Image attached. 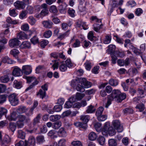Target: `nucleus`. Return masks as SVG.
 Returning <instances> with one entry per match:
<instances>
[{"label": "nucleus", "mask_w": 146, "mask_h": 146, "mask_svg": "<svg viewBox=\"0 0 146 146\" xmlns=\"http://www.w3.org/2000/svg\"><path fill=\"white\" fill-rule=\"evenodd\" d=\"M92 84L87 80L85 78H81L77 80H74L72 81L71 85L72 87H76L77 91L81 92L85 91L84 88L90 87Z\"/></svg>", "instance_id": "1"}, {"label": "nucleus", "mask_w": 146, "mask_h": 146, "mask_svg": "<svg viewBox=\"0 0 146 146\" xmlns=\"http://www.w3.org/2000/svg\"><path fill=\"white\" fill-rule=\"evenodd\" d=\"M126 98V95L125 94L121 93L118 90H113L111 94L108 96V100L105 107L108 108L111 104V102L113 100L117 102H120Z\"/></svg>", "instance_id": "2"}, {"label": "nucleus", "mask_w": 146, "mask_h": 146, "mask_svg": "<svg viewBox=\"0 0 146 146\" xmlns=\"http://www.w3.org/2000/svg\"><path fill=\"white\" fill-rule=\"evenodd\" d=\"M40 9H42L40 13L36 14L35 17L37 18H42L43 17L47 15L49 13L48 8V5L46 3L42 4L40 7Z\"/></svg>", "instance_id": "3"}, {"label": "nucleus", "mask_w": 146, "mask_h": 146, "mask_svg": "<svg viewBox=\"0 0 146 146\" xmlns=\"http://www.w3.org/2000/svg\"><path fill=\"white\" fill-rule=\"evenodd\" d=\"M9 99L12 106H16L18 103V99L15 94L13 93L10 95L9 96Z\"/></svg>", "instance_id": "4"}, {"label": "nucleus", "mask_w": 146, "mask_h": 146, "mask_svg": "<svg viewBox=\"0 0 146 146\" xmlns=\"http://www.w3.org/2000/svg\"><path fill=\"white\" fill-rule=\"evenodd\" d=\"M112 124L115 129H117L118 132H121L123 131V126L120 125V123L118 120L113 121L112 122Z\"/></svg>", "instance_id": "5"}, {"label": "nucleus", "mask_w": 146, "mask_h": 146, "mask_svg": "<svg viewBox=\"0 0 146 146\" xmlns=\"http://www.w3.org/2000/svg\"><path fill=\"white\" fill-rule=\"evenodd\" d=\"M20 41L17 38H14L10 40L9 42V46L11 48L15 47L18 46Z\"/></svg>", "instance_id": "6"}, {"label": "nucleus", "mask_w": 146, "mask_h": 146, "mask_svg": "<svg viewBox=\"0 0 146 146\" xmlns=\"http://www.w3.org/2000/svg\"><path fill=\"white\" fill-rule=\"evenodd\" d=\"M18 119L19 121L26 123L30 121V119L29 117H26L25 115L21 114L18 115Z\"/></svg>", "instance_id": "7"}, {"label": "nucleus", "mask_w": 146, "mask_h": 146, "mask_svg": "<svg viewBox=\"0 0 146 146\" xmlns=\"http://www.w3.org/2000/svg\"><path fill=\"white\" fill-rule=\"evenodd\" d=\"M9 30L6 29L4 32V33H1L0 34V42L3 44H5L7 43V39L5 38L4 35H7L9 33Z\"/></svg>", "instance_id": "8"}, {"label": "nucleus", "mask_w": 146, "mask_h": 146, "mask_svg": "<svg viewBox=\"0 0 146 146\" xmlns=\"http://www.w3.org/2000/svg\"><path fill=\"white\" fill-rule=\"evenodd\" d=\"M22 72L26 75L30 74L32 72V68L29 65H25L23 66Z\"/></svg>", "instance_id": "9"}, {"label": "nucleus", "mask_w": 146, "mask_h": 146, "mask_svg": "<svg viewBox=\"0 0 146 146\" xmlns=\"http://www.w3.org/2000/svg\"><path fill=\"white\" fill-rule=\"evenodd\" d=\"M18 115L15 111H13L11 113L8 117V119L9 121H16L18 118Z\"/></svg>", "instance_id": "10"}, {"label": "nucleus", "mask_w": 146, "mask_h": 146, "mask_svg": "<svg viewBox=\"0 0 146 146\" xmlns=\"http://www.w3.org/2000/svg\"><path fill=\"white\" fill-rule=\"evenodd\" d=\"M22 71L18 67H15L12 72L13 75L16 76H20L22 74Z\"/></svg>", "instance_id": "11"}, {"label": "nucleus", "mask_w": 146, "mask_h": 146, "mask_svg": "<svg viewBox=\"0 0 146 146\" xmlns=\"http://www.w3.org/2000/svg\"><path fill=\"white\" fill-rule=\"evenodd\" d=\"M14 5L17 9H24L25 7V4L23 1H17L14 4Z\"/></svg>", "instance_id": "12"}, {"label": "nucleus", "mask_w": 146, "mask_h": 146, "mask_svg": "<svg viewBox=\"0 0 146 146\" xmlns=\"http://www.w3.org/2000/svg\"><path fill=\"white\" fill-rule=\"evenodd\" d=\"M110 125L109 122H106L104 125L103 129L102 130V134L104 136L108 135V127Z\"/></svg>", "instance_id": "13"}, {"label": "nucleus", "mask_w": 146, "mask_h": 146, "mask_svg": "<svg viewBox=\"0 0 146 146\" xmlns=\"http://www.w3.org/2000/svg\"><path fill=\"white\" fill-rule=\"evenodd\" d=\"M42 24L44 27L48 29L52 28L53 25L52 22L50 20L44 21L42 22Z\"/></svg>", "instance_id": "14"}, {"label": "nucleus", "mask_w": 146, "mask_h": 146, "mask_svg": "<svg viewBox=\"0 0 146 146\" xmlns=\"http://www.w3.org/2000/svg\"><path fill=\"white\" fill-rule=\"evenodd\" d=\"M58 134L60 137H65L67 136V133L64 128L61 127L59 130L57 132Z\"/></svg>", "instance_id": "15"}, {"label": "nucleus", "mask_w": 146, "mask_h": 146, "mask_svg": "<svg viewBox=\"0 0 146 146\" xmlns=\"http://www.w3.org/2000/svg\"><path fill=\"white\" fill-rule=\"evenodd\" d=\"M74 125L80 128H82L84 129H86L87 127V123H83L80 122H76L74 123Z\"/></svg>", "instance_id": "16"}, {"label": "nucleus", "mask_w": 146, "mask_h": 146, "mask_svg": "<svg viewBox=\"0 0 146 146\" xmlns=\"http://www.w3.org/2000/svg\"><path fill=\"white\" fill-rule=\"evenodd\" d=\"M1 62L4 63H7L11 64L14 63V61L11 60L8 57L6 56L2 58Z\"/></svg>", "instance_id": "17"}, {"label": "nucleus", "mask_w": 146, "mask_h": 146, "mask_svg": "<svg viewBox=\"0 0 146 146\" xmlns=\"http://www.w3.org/2000/svg\"><path fill=\"white\" fill-rule=\"evenodd\" d=\"M20 48L22 49L29 48L31 47L30 43L27 41L23 42L20 46Z\"/></svg>", "instance_id": "18"}, {"label": "nucleus", "mask_w": 146, "mask_h": 146, "mask_svg": "<svg viewBox=\"0 0 146 146\" xmlns=\"http://www.w3.org/2000/svg\"><path fill=\"white\" fill-rule=\"evenodd\" d=\"M36 139L37 143L39 144H42L45 141L44 136L42 135L37 136Z\"/></svg>", "instance_id": "19"}, {"label": "nucleus", "mask_w": 146, "mask_h": 146, "mask_svg": "<svg viewBox=\"0 0 146 146\" xmlns=\"http://www.w3.org/2000/svg\"><path fill=\"white\" fill-rule=\"evenodd\" d=\"M138 73V71L135 68H133L129 69L128 70V74L129 76L131 77H133Z\"/></svg>", "instance_id": "20"}, {"label": "nucleus", "mask_w": 146, "mask_h": 146, "mask_svg": "<svg viewBox=\"0 0 146 146\" xmlns=\"http://www.w3.org/2000/svg\"><path fill=\"white\" fill-rule=\"evenodd\" d=\"M89 139L91 141H94L97 137V134L94 132H91L88 135Z\"/></svg>", "instance_id": "21"}, {"label": "nucleus", "mask_w": 146, "mask_h": 146, "mask_svg": "<svg viewBox=\"0 0 146 146\" xmlns=\"http://www.w3.org/2000/svg\"><path fill=\"white\" fill-rule=\"evenodd\" d=\"M27 146L30 145H34L35 142V137L33 136H31L29 138L28 140L27 141Z\"/></svg>", "instance_id": "22"}, {"label": "nucleus", "mask_w": 146, "mask_h": 146, "mask_svg": "<svg viewBox=\"0 0 146 146\" xmlns=\"http://www.w3.org/2000/svg\"><path fill=\"white\" fill-rule=\"evenodd\" d=\"M103 24L102 23L101 24H95L93 25L94 27V29L96 32H99L100 29L102 28Z\"/></svg>", "instance_id": "23"}, {"label": "nucleus", "mask_w": 146, "mask_h": 146, "mask_svg": "<svg viewBox=\"0 0 146 146\" xmlns=\"http://www.w3.org/2000/svg\"><path fill=\"white\" fill-rule=\"evenodd\" d=\"M9 76L7 75H4L1 77L0 80L2 83H6L9 80Z\"/></svg>", "instance_id": "24"}, {"label": "nucleus", "mask_w": 146, "mask_h": 146, "mask_svg": "<svg viewBox=\"0 0 146 146\" xmlns=\"http://www.w3.org/2000/svg\"><path fill=\"white\" fill-rule=\"evenodd\" d=\"M59 68L61 71L65 72L67 69V65L64 62L60 63L59 66Z\"/></svg>", "instance_id": "25"}, {"label": "nucleus", "mask_w": 146, "mask_h": 146, "mask_svg": "<svg viewBox=\"0 0 146 146\" xmlns=\"http://www.w3.org/2000/svg\"><path fill=\"white\" fill-rule=\"evenodd\" d=\"M11 141V138L8 135H5L4 139L2 141L1 144H8Z\"/></svg>", "instance_id": "26"}, {"label": "nucleus", "mask_w": 146, "mask_h": 146, "mask_svg": "<svg viewBox=\"0 0 146 146\" xmlns=\"http://www.w3.org/2000/svg\"><path fill=\"white\" fill-rule=\"evenodd\" d=\"M108 128V133L110 135L112 136L115 134L116 131L111 126H110V125Z\"/></svg>", "instance_id": "27"}, {"label": "nucleus", "mask_w": 146, "mask_h": 146, "mask_svg": "<svg viewBox=\"0 0 146 146\" xmlns=\"http://www.w3.org/2000/svg\"><path fill=\"white\" fill-rule=\"evenodd\" d=\"M96 109L92 105H90L88 107L87 109L86 110V112L88 113H92L95 112Z\"/></svg>", "instance_id": "28"}, {"label": "nucleus", "mask_w": 146, "mask_h": 146, "mask_svg": "<svg viewBox=\"0 0 146 146\" xmlns=\"http://www.w3.org/2000/svg\"><path fill=\"white\" fill-rule=\"evenodd\" d=\"M90 119L89 116L88 115H82L80 116V119L84 123H87Z\"/></svg>", "instance_id": "29"}, {"label": "nucleus", "mask_w": 146, "mask_h": 146, "mask_svg": "<svg viewBox=\"0 0 146 146\" xmlns=\"http://www.w3.org/2000/svg\"><path fill=\"white\" fill-rule=\"evenodd\" d=\"M16 123L14 122H10L9 125V129L13 132L15 130L16 128Z\"/></svg>", "instance_id": "30"}, {"label": "nucleus", "mask_w": 146, "mask_h": 146, "mask_svg": "<svg viewBox=\"0 0 146 146\" xmlns=\"http://www.w3.org/2000/svg\"><path fill=\"white\" fill-rule=\"evenodd\" d=\"M18 137L22 139H24L25 136V133L21 130L18 131Z\"/></svg>", "instance_id": "31"}, {"label": "nucleus", "mask_w": 146, "mask_h": 146, "mask_svg": "<svg viewBox=\"0 0 146 146\" xmlns=\"http://www.w3.org/2000/svg\"><path fill=\"white\" fill-rule=\"evenodd\" d=\"M60 117H61L59 115H52L50 116V119L51 121L52 122H54L59 119L60 118Z\"/></svg>", "instance_id": "32"}, {"label": "nucleus", "mask_w": 146, "mask_h": 146, "mask_svg": "<svg viewBox=\"0 0 146 146\" xmlns=\"http://www.w3.org/2000/svg\"><path fill=\"white\" fill-rule=\"evenodd\" d=\"M71 25V24L70 22L68 23V24L65 23H63L61 25L62 29V30L66 31L68 27H70Z\"/></svg>", "instance_id": "33"}, {"label": "nucleus", "mask_w": 146, "mask_h": 146, "mask_svg": "<svg viewBox=\"0 0 146 146\" xmlns=\"http://www.w3.org/2000/svg\"><path fill=\"white\" fill-rule=\"evenodd\" d=\"M13 86L15 87L17 89H20L22 87V83L15 80L14 82Z\"/></svg>", "instance_id": "34"}, {"label": "nucleus", "mask_w": 146, "mask_h": 146, "mask_svg": "<svg viewBox=\"0 0 146 146\" xmlns=\"http://www.w3.org/2000/svg\"><path fill=\"white\" fill-rule=\"evenodd\" d=\"M109 84L112 86H115L118 84V82L117 80L113 79H110L109 82Z\"/></svg>", "instance_id": "35"}, {"label": "nucleus", "mask_w": 146, "mask_h": 146, "mask_svg": "<svg viewBox=\"0 0 146 146\" xmlns=\"http://www.w3.org/2000/svg\"><path fill=\"white\" fill-rule=\"evenodd\" d=\"M27 109L24 106H20L18 109L17 111L20 114L26 112Z\"/></svg>", "instance_id": "36"}, {"label": "nucleus", "mask_w": 146, "mask_h": 146, "mask_svg": "<svg viewBox=\"0 0 146 146\" xmlns=\"http://www.w3.org/2000/svg\"><path fill=\"white\" fill-rule=\"evenodd\" d=\"M85 96L84 94L77 92L76 95V98L77 100H81Z\"/></svg>", "instance_id": "37"}, {"label": "nucleus", "mask_w": 146, "mask_h": 146, "mask_svg": "<svg viewBox=\"0 0 146 146\" xmlns=\"http://www.w3.org/2000/svg\"><path fill=\"white\" fill-rule=\"evenodd\" d=\"M46 95V92L43 91L42 89H40L37 94V95H39L40 97L42 99H43L45 97Z\"/></svg>", "instance_id": "38"}, {"label": "nucleus", "mask_w": 146, "mask_h": 146, "mask_svg": "<svg viewBox=\"0 0 146 146\" xmlns=\"http://www.w3.org/2000/svg\"><path fill=\"white\" fill-rule=\"evenodd\" d=\"M27 140L25 141L21 140L15 144V146H27Z\"/></svg>", "instance_id": "39"}, {"label": "nucleus", "mask_w": 146, "mask_h": 146, "mask_svg": "<svg viewBox=\"0 0 146 146\" xmlns=\"http://www.w3.org/2000/svg\"><path fill=\"white\" fill-rule=\"evenodd\" d=\"M55 133V131L54 130H52L50 131L48 133V135L50 136L51 138L54 139L57 137V136L54 135Z\"/></svg>", "instance_id": "40"}, {"label": "nucleus", "mask_w": 146, "mask_h": 146, "mask_svg": "<svg viewBox=\"0 0 146 146\" xmlns=\"http://www.w3.org/2000/svg\"><path fill=\"white\" fill-rule=\"evenodd\" d=\"M109 51L110 53V54H113L115 50V46L113 44H111L109 46Z\"/></svg>", "instance_id": "41"}, {"label": "nucleus", "mask_w": 146, "mask_h": 146, "mask_svg": "<svg viewBox=\"0 0 146 146\" xmlns=\"http://www.w3.org/2000/svg\"><path fill=\"white\" fill-rule=\"evenodd\" d=\"M108 143L110 146H117V145L116 141L114 139H111L108 141Z\"/></svg>", "instance_id": "42"}, {"label": "nucleus", "mask_w": 146, "mask_h": 146, "mask_svg": "<svg viewBox=\"0 0 146 146\" xmlns=\"http://www.w3.org/2000/svg\"><path fill=\"white\" fill-rule=\"evenodd\" d=\"M61 125V123L60 121H57L53 123L52 125V127L54 129H57L60 127Z\"/></svg>", "instance_id": "43"}, {"label": "nucleus", "mask_w": 146, "mask_h": 146, "mask_svg": "<svg viewBox=\"0 0 146 146\" xmlns=\"http://www.w3.org/2000/svg\"><path fill=\"white\" fill-rule=\"evenodd\" d=\"M135 108L138 109L140 111H142L145 109L144 105L142 103H141L137 105Z\"/></svg>", "instance_id": "44"}, {"label": "nucleus", "mask_w": 146, "mask_h": 146, "mask_svg": "<svg viewBox=\"0 0 146 146\" xmlns=\"http://www.w3.org/2000/svg\"><path fill=\"white\" fill-rule=\"evenodd\" d=\"M104 108L102 107L99 108L97 111L96 115L97 116L101 115L104 111Z\"/></svg>", "instance_id": "45"}, {"label": "nucleus", "mask_w": 146, "mask_h": 146, "mask_svg": "<svg viewBox=\"0 0 146 146\" xmlns=\"http://www.w3.org/2000/svg\"><path fill=\"white\" fill-rule=\"evenodd\" d=\"M19 53L18 50L16 49H13L11 50L10 52L11 54H12L16 58H17Z\"/></svg>", "instance_id": "46"}, {"label": "nucleus", "mask_w": 146, "mask_h": 146, "mask_svg": "<svg viewBox=\"0 0 146 146\" xmlns=\"http://www.w3.org/2000/svg\"><path fill=\"white\" fill-rule=\"evenodd\" d=\"M97 140L100 145H102L104 144L105 139L104 137L102 136H100L98 139Z\"/></svg>", "instance_id": "47"}, {"label": "nucleus", "mask_w": 146, "mask_h": 146, "mask_svg": "<svg viewBox=\"0 0 146 146\" xmlns=\"http://www.w3.org/2000/svg\"><path fill=\"white\" fill-rule=\"evenodd\" d=\"M86 69L88 70H90L92 68V64L89 61H87L85 63Z\"/></svg>", "instance_id": "48"}, {"label": "nucleus", "mask_w": 146, "mask_h": 146, "mask_svg": "<svg viewBox=\"0 0 146 146\" xmlns=\"http://www.w3.org/2000/svg\"><path fill=\"white\" fill-rule=\"evenodd\" d=\"M24 122L18 120L16 122V124L18 128L23 127L24 125Z\"/></svg>", "instance_id": "49"}, {"label": "nucleus", "mask_w": 146, "mask_h": 146, "mask_svg": "<svg viewBox=\"0 0 146 146\" xmlns=\"http://www.w3.org/2000/svg\"><path fill=\"white\" fill-rule=\"evenodd\" d=\"M40 117L41 115L40 114H39L37 115L36 117L34 119L33 123V125H35L39 122Z\"/></svg>", "instance_id": "50"}, {"label": "nucleus", "mask_w": 146, "mask_h": 146, "mask_svg": "<svg viewBox=\"0 0 146 146\" xmlns=\"http://www.w3.org/2000/svg\"><path fill=\"white\" fill-rule=\"evenodd\" d=\"M7 112V110L4 108H0V118L3 115H5Z\"/></svg>", "instance_id": "51"}, {"label": "nucleus", "mask_w": 146, "mask_h": 146, "mask_svg": "<svg viewBox=\"0 0 146 146\" xmlns=\"http://www.w3.org/2000/svg\"><path fill=\"white\" fill-rule=\"evenodd\" d=\"M17 37L19 39H24L26 38V35L23 32H20L17 35Z\"/></svg>", "instance_id": "52"}, {"label": "nucleus", "mask_w": 146, "mask_h": 146, "mask_svg": "<svg viewBox=\"0 0 146 146\" xmlns=\"http://www.w3.org/2000/svg\"><path fill=\"white\" fill-rule=\"evenodd\" d=\"M88 39L91 41L94 40L95 36H94L93 33L92 31H90L88 33Z\"/></svg>", "instance_id": "53"}, {"label": "nucleus", "mask_w": 146, "mask_h": 146, "mask_svg": "<svg viewBox=\"0 0 146 146\" xmlns=\"http://www.w3.org/2000/svg\"><path fill=\"white\" fill-rule=\"evenodd\" d=\"M125 114L132 113L133 112V110L131 108H127L123 110Z\"/></svg>", "instance_id": "54"}, {"label": "nucleus", "mask_w": 146, "mask_h": 146, "mask_svg": "<svg viewBox=\"0 0 146 146\" xmlns=\"http://www.w3.org/2000/svg\"><path fill=\"white\" fill-rule=\"evenodd\" d=\"M71 146H82L81 142L79 141H74L72 142Z\"/></svg>", "instance_id": "55"}, {"label": "nucleus", "mask_w": 146, "mask_h": 146, "mask_svg": "<svg viewBox=\"0 0 146 146\" xmlns=\"http://www.w3.org/2000/svg\"><path fill=\"white\" fill-rule=\"evenodd\" d=\"M101 124L99 123H97L95 124L94 125V127L97 131L98 132L100 131L101 129Z\"/></svg>", "instance_id": "56"}, {"label": "nucleus", "mask_w": 146, "mask_h": 146, "mask_svg": "<svg viewBox=\"0 0 146 146\" xmlns=\"http://www.w3.org/2000/svg\"><path fill=\"white\" fill-rule=\"evenodd\" d=\"M31 41L32 43L35 44L38 42V39L36 36H35L31 39Z\"/></svg>", "instance_id": "57"}, {"label": "nucleus", "mask_w": 146, "mask_h": 146, "mask_svg": "<svg viewBox=\"0 0 146 146\" xmlns=\"http://www.w3.org/2000/svg\"><path fill=\"white\" fill-rule=\"evenodd\" d=\"M52 35V32L50 30L45 31L44 34V36L46 38H49Z\"/></svg>", "instance_id": "58"}, {"label": "nucleus", "mask_w": 146, "mask_h": 146, "mask_svg": "<svg viewBox=\"0 0 146 146\" xmlns=\"http://www.w3.org/2000/svg\"><path fill=\"white\" fill-rule=\"evenodd\" d=\"M62 109V106L61 105H57L55 106L53 108L54 111L56 112H59Z\"/></svg>", "instance_id": "59"}, {"label": "nucleus", "mask_w": 146, "mask_h": 146, "mask_svg": "<svg viewBox=\"0 0 146 146\" xmlns=\"http://www.w3.org/2000/svg\"><path fill=\"white\" fill-rule=\"evenodd\" d=\"M80 40L76 39L75 40V42L73 44H72V46L74 48L78 47L80 46Z\"/></svg>", "instance_id": "60"}, {"label": "nucleus", "mask_w": 146, "mask_h": 146, "mask_svg": "<svg viewBox=\"0 0 146 146\" xmlns=\"http://www.w3.org/2000/svg\"><path fill=\"white\" fill-rule=\"evenodd\" d=\"M48 43V40H43L40 42V46L42 48H44Z\"/></svg>", "instance_id": "61"}, {"label": "nucleus", "mask_w": 146, "mask_h": 146, "mask_svg": "<svg viewBox=\"0 0 146 146\" xmlns=\"http://www.w3.org/2000/svg\"><path fill=\"white\" fill-rule=\"evenodd\" d=\"M70 30H68L63 34H61L58 37V38L62 39L64 38L65 37L69 35Z\"/></svg>", "instance_id": "62"}, {"label": "nucleus", "mask_w": 146, "mask_h": 146, "mask_svg": "<svg viewBox=\"0 0 146 146\" xmlns=\"http://www.w3.org/2000/svg\"><path fill=\"white\" fill-rule=\"evenodd\" d=\"M111 37L110 35H107L106 36L105 39L104 41V43L105 44L109 43L111 41Z\"/></svg>", "instance_id": "63"}, {"label": "nucleus", "mask_w": 146, "mask_h": 146, "mask_svg": "<svg viewBox=\"0 0 146 146\" xmlns=\"http://www.w3.org/2000/svg\"><path fill=\"white\" fill-rule=\"evenodd\" d=\"M68 13L71 17H74L75 16V11L73 9H69L68 10Z\"/></svg>", "instance_id": "64"}]
</instances>
